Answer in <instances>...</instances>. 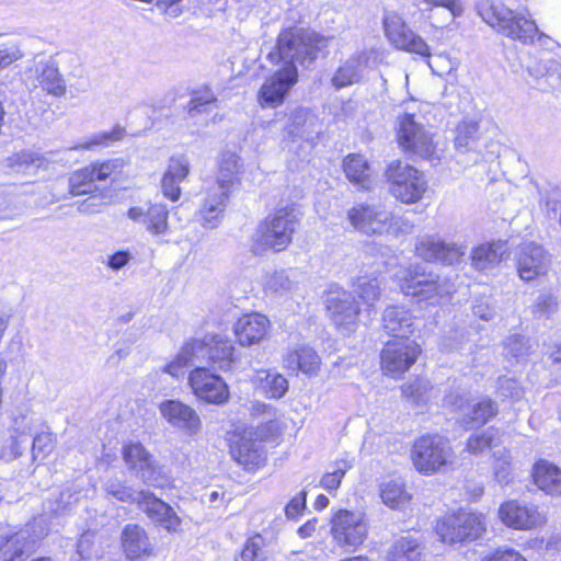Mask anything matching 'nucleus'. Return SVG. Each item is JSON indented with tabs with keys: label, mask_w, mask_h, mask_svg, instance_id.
I'll return each instance as SVG.
<instances>
[{
	"label": "nucleus",
	"mask_w": 561,
	"mask_h": 561,
	"mask_svg": "<svg viewBox=\"0 0 561 561\" xmlns=\"http://www.w3.org/2000/svg\"><path fill=\"white\" fill-rule=\"evenodd\" d=\"M41 533L31 536L27 529L16 533H5L0 536V561H22L24 554H28L44 535Z\"/></svg>",
	"instance_id": "obj_23"
},
{
	"label": "nucleus",
	"mask_w": 561,
	"mask_h": 561,
	"mask_svg": "<svg viewBox=\"0 0 561 561\" xmlns=\"http://www.w3.org/2000/svg\"><path fill=\"white\" fill-rule=\"evenodd\" d=\"M481 561H527L518 551L514 549H499L495 552L485 556Z\"/></svg>",
	"instance_id": "obj_63"
},
{
	"label": "nucleus",
	"mask_w": 561,
	"mask_h": 561,
	"mask_svg": "<svg viewBox=\"0 0 561 561\" xmlns=\"http://www.w3.org/2000/svg\"><path fill=\"white\" fill-rule=\"evenodd\" d=\"M422 547L410 537L399 538L389 551L387 561H421Z\"/></svg>",
	"instance_id": "obj_46"
},
{
	"label": "nucleus",
	"mask_w": 561,
	"mask_h": 561,
	"mask_svg": "<svg viewBox=\"0 0 561 561\" xmlns=\"http://www.w3.org/2000/svg\"><path fill=\"white\" fill-rule=\"evenodd\" d=\"M385 176L391 195L404 204L417 203L427 191L424 173L401 160L389 163Z\"/></svg>",
	"instance_id": "obj_5"
},
{
	"label": "nucleus",
	"mask_w": 561,
	"mask_h": 561,
	"mask_svg": "<svg viewBox=\"0 0 561 561\" xmlns=\"http://www.w3.org/2000/svg\"><path fill=\"white\" fill-rule=\"evenodd\" d=\"M346 218L354 230L374 236L387 230L391 214L381 206L358 203L347 210Z\"/></svg>",
	"instance_id": "obj_16"
},
{
	"label": "nucleus",
	"mask_w": 561,
	"mask_h": 561,
	"mask_svg": "<svg viewBox=\"0 0 561 561\" xmlns=\"http://www.w3.org/2000/svg\"><path fill=\"white\" fill-rule=\"evenodd\" d=\"M298 221V215L293 206L276 209L259 224L253 236V252L263 254L271 250L282 252L287 249L293 241Z\"/></svg>",
	"instance_id": "obj_4"
},
{
	"label": "nucleus",
	"mask_w": 561,
	"mask_h": 561,
	"mask_svg": "<svg viewBox=\"0 0 561 561\" xmlns=\"http://www.w3.org/2000/svg\"><path fill=\"white\" fill-rule=\"evenodd\" d=\"M133 255L127 250H119L107 256V260L103 262L113 272H118L123 267L129 264Z\"/></svg>",
	"instance_id": "obj_62"
},
{
	"label": "nucleus",
	"mask_w": 561,
	"mask_h": 561,
	"mask_svg": "<svg viewBox=\"0 0 561 561\" xmlns=\"http://www.w3.org/2000/svg\"><path fill=\"white\" fill-rule=\"evenodd\" d=\"M208 341L206 334L198 339L192 337L184 342L176 357L165 365L163 371L179 378L184 375L187 367H207Z\"/></svg>",
	"instance_id": "obj_20"
},
{
	"label": "nucleus",
	"mask_w": 561,
	"mask_h": 561,
	"mask_svg": "<svg viewBox=\"0 0 561 561\" xmlns=\"http://www.w3.org/2000/svg\"><path fill=\"white\" fill-rule=\"evenodd\" d=\"M467 249L465 243L446 242L438 236H423L415 244L417 256L427 262H440L445 265L459 263Z\"/></svg>",
	"instance_id": "obj_17"
},
{
	"label": "nucleus",
	"mask_w": 561,
	"mask_h": 561,
	"mask_svg": "<svg viewBox=\"0 0 561 561\" xmlns=\"http://www.w3.org/2000/svg\"><path fill=\"white\" fill-rule=\"evenodd\" d=\"M295 288V283L290 279L287 271H275L266 275L264 280V289L266 293L284 295Z\"/></svg>",
	"instance_id": "obj_50"
},
{
	"label": "nucleus",
	"mask_w": 561,
	"mask_h": 561,
	"mask_svg": "<svg viewBox=\"0 0 561 561\" xmlns=\"http://www.w3.org/2000/svg\"><path fill=\"white\" fill-rule=\"evenodd\" d=\"M507 247L505 242H492L481 244L473 249L471 254L472 266L477 271H486L499 264L503 255L506 253Z\"/></svg>",
	"instance_id": "obj_40"
},
{
	"label": "nucleus",
	"mask_w": 561,
	"mask_h": 561,
	"mask_svg": "<svg viewBox=\"0 0 561 561\" xmlns=\"http://www.w3.org/2000/svg\"><path fill=\"white\" fill-rule=\"evenodd\" d=\"M401 290L417 302L437 305L450 297L455 291V285L439 275L415 271L408 272L401 284Z\"/></svg>",
	"instance_id": "obj_8"
},
{
	"label": "nucleus",
	"mask_w": 561,
	"mask_h": 561,
	"mask_svg": "<svg viewBox=\"0 0 561 561\" xmlns=\"http://www.w3.org/2000/svg\"><path fill=\"white\" fill-rule=\"evenodd\" d=\"M24 56L18 43H0V71L10 67Z\"/></svg>",
	"instance_id": "obj_58"
},
{
	"label": "nucleus",
	"mask_w": 561,
	"mask_h": 561,
	"mask_svg": "<svg viewBox=\"0 0 561 561\" xmlns=\"http://www.w3.org/2000/svg\"><path fill=\"white\" fill-rule=\"evenodd\" d=\"M33 420L26 415L16 416L13 422L10 450L14 458L23 455L33 436Z\"/></svg>",
	"instance_id": "obj_42"
},
{
	"label": "nucleus",
	"mask_w": 561,
	"mask_h": 561,
	"mask_svg": "<svg viewBox=\"0 0 561 561\" xmlns=\"http://www.w3.org/2000/svg\"><path fill=\"white\" fill-rule=\"evenodd\" d=\"M381 282L376 276L364 275L359 276L354 283L353 295L357 296L364 305L363 316L371 319V314L376 312L375 304L381 297Z\"/></svg>",
	"instance_id": "obj_36"
},
{
	"label": "nucleus",
	"mask_w": 561,
	"mask_h": 561,
	"mask_svg": "<svg viewBox=\"0 0 561 561\" xmlns=\"http://www.w3.org/2000/svg\"><path fill=\"white\" fill-rule=\"evenodd\" d=\"M121 167L117 160L93 163L73 172L69 178V194L72 196L92 194L100 190L98 183L106 181Z\"/></svg>",
	"instance_id": "obj_18"
},
{
	"label": "nucleus",
	"mask_w": 561,
	"mask_h": 561,
	"mask_svg": "<svg viewBox=\"0 0 561 561\" xmlns=\"http://www.w3.org/2000/svg\"><path fill=\"white\" fill-rule=\"evenodd\" d=\"M121 137H122L121 129H117V130H114L111 133H101V134L93 136L92 138H90L87 141L76 145L75 147H72V149L92 150V149H95L96 147L106 146L110 142L118 140V139H121Z\"/></svg>",
	"instance_id": "obj_57"
},
{
	"label": "nucleus",
	"mask_w": 561,
	"mask_h": 561,
	"mask_svg": "<svg viewBox=\"0 0 561 561\" xmlns=\"http://www.w3.org/2000/svg\"><path fill=\"white\" fill-rule=\"evenodd\" d=\"M484 530L481 517L469 512H458L447 516L436 527L440 540L450 545L476 540Z\"/></svg>",
	"instance_id": "obj_11"
},
{
	"label": "nucleus",
	"mask_w": 561,
	"mask_h": 561,
	"mask_svg": "<svg viewBox=\"0 0 561 561\" xmlns=\"http://www.w3.org/2000/svg\"><path fill=\"white\" fill-rule=\"evenodd\" d=\"M433 390L430 381L425 379H417L409 385L402 387L403 396L411 400L415 405H423L430 399L428 392Z\"/></svg>",
	"instance_id": "obj_51"
},
{
	"label": "nucleus",
	"mask_w": 561,
	"mask_h": 561,
	"mask_svg": "<svg viewBox=\"0 0 561 561\" xmlns=\"http://www.w3.org/2000/svg\"><path fill=\"white\" fill-rule=\"evenodd\" d=\"M497 413V407L491 399H483L474 404L469 413L461 419L466 428L480 427L488 423Z\"/></svg>",
	"instance_id": "obj_45"
},
{
	"label": "nucleus",
	"mask_w": 561,
	"mask_h": 561,
	"mask_svg": "<svg viewBox=\"0 0 561 561\" xmlns=\"http://www.w3.org/2000/svg\"><path fill=\"white\" fill-rule=\"evenodd\" d=\"M188 383L193 393L207 403L224 404L230 397L226 381L219 375L210 373L208 367L191 370Z\"/></svg>",
	"instance_id": "obj_15"
},
{
	"label": "nucleus",
	"mask_w": 561,
	"mask_h": 561,
	"mask_svg": "<svg viewBox=\"0 0 561 561\" xmlns=\"http://www.w3.org/2000/svg\"><path fill=\"white\" fill-rule=\"evenodd\" d=\"M254 381L257 388L271 399L283 398L289 387L287 379L274 370L257 371Z\"/></svg>",
	"instance_id": "obj_41"
},
{
	"label": "nucleus",
	"mask_w": 561,
	"mask_h": 561,
	"mask_svg": "<svg viewBox=\"0 0 561 561\" xmlns=\"http://www.w3.org/2000/svg\"><path fill=\"white\" fill-rule=\"evenodd\" d=\"M331 533L334 541L351 552L363 545L368 526L363 513L340 510L332 518Z\"/></svg>",
	"instance_id": "obj_9"
},
{
	"label": "nucleus",
	"mask_w": 561,
	"mask_h": 561,
	"mask_svg": "<svg viewBox=\"0 0 561 561\" xmlns=\"http://www.w3.org/2000/svg\"><path fill=\"white\" fill-rule=\"evenodd\" d=\"M506 354L513 357H520L527 353L524 340L519 336H511L505 343Z\"/></svg>",
	"instance_id": "obj_64"
},
{
	"label": "nucleus",
	"mask_w": 561,
	"mask_h": 561,
	"mask_svg": "<svg viewBox=\"0 0 561 561\" xmlns=\"http://www.w3.org/2000/svg\"><path fill=\"white\" fill-rule=\"evenodd\" d=\"M382 24L386 36L397 48L419 54L423 57H431L428 45L421 36L414 34L407 26L398 13L393 11L385 12Z\"/></svg>",
	"instance_id": "obj_14"
},
{
	"label": "nucleus",
	"mask_w": 561,
	"mask_h": 561,
	"mask_svg": "<svg viewBox=\"0 0 561 561\" xmlns=\"http://www.w3.org/2000/svg\"><path fill=\"white\" fill-rule=\"evenodd\" d=\"M230 455L247 470H254L265 460L261 444L244 437L230 445Z\"/></svg>",
	"instance_id": "obj_37"
},
{
	"label": "nucleus",
	"mask_w": 561,
	"mask_h": 561,
	"mask_svg": "<svg viewBox=\"0 0 561 561\" xmlns=\"http://www.w3.org/2000/svg\"><path fill=\"white\" fill-rule=\"evenodd\" d=\"M191 171L190 160L184 154L172 156L161 180L162 194L176 202L181 197V183H183Z\"/></svg>",
	"instance_id": "obj_28"
},
{
	"label": "nucleus",
	"mask_w": 561,
	"mask_h": 561,
	"mask_svg": "<svg viewBox=\"0 0 561 561\" xmlns=\"http://www.w3.org/2000/svg\"><path fill=\"white\" fill-rule=\"evenodd\" d=\"M396 126L398 144L407 154L431 161L436 159L434 135L415 114L399 115Z\"/></svg>",
	"instance_id": "obj_6"
},
{
	"label": "nucleus",
	"mask_w": 561,
	"mask_h": 561,
	"mask_svg": "<svg viewBox=\"0 0 561 561\" xmlns=\"http://www.w3.org/2000/svg\"><path fill=\"white\" fill-rule=\"evenodd\" d=\"M208 341V366L216 370L229 371L237 360L232 342L221 334H206Z\"/></svg>",
	"instance_id": "obj_32"
},
{
	"label": "nucleus",
	"mask_w": 561,
	"mask_h": 561,
	"mask_svg": "<svg viewBox=\"0 0 561 561\" xmlns=\"http://www.w3.org/2000/svg\"><path fill=\"white\" fill-rule=\"evenodd\" d=\"M420 353V345L414 340L393 339L381 351V368L387 375H402L416 362Z\"/></svg>",
	"instance_id": "obj_12"
},
{
	"label": "nucleus",
	"mask_w": 561,
	"mask_h": 561,
	"mask_svg": "<svg viewBox=\"0 0 561 561\" xmlns=\"http://www.w3.org/2000/svg\"><path fill=\"white\" fill-rule=\"evenodd\" d=\"M373 49L358 51L347 58L335 71L332 84L335 89H342L358 82L363 71L369 67V61L375 56Z\"/></svg>",
	"instance_id": "obj_30"
},
{
	"label": "nucleus",
	"mask_w": 561,
	"mask_h": 561,
	"mask_svg": "<svg viewBox=\"0 0 561 561\" xmlns=\"http://www.w3.org/2000/svg\"><path fill=\"white\" fill-rule=\"evenodd\" d=\"M241 160L236 153L221 154L216 182L207 190L199 209L204 227L214 229L220 224L230 193L241 183Z\"/></svg>",
	"instance_id": "obj_3"
},
{
	"label": "nucleus",
	"mask_w": 561,
	"mask_h": 561,
	"mask_svg": "<svg viewBox=\"0 0 561 561\" xmlns=\"http://www.w3.org/2000/svg\"><path fill=\"white\" fill-rule=\"evenodd\" d=\"M550 264L551 260L547 251L534 242L523 244L516 256L517 273L524 282H531L545 276Z\"/></svg>",
	"instance_id": "obj_21"
},
{
	"label": "nucleus",
	"mask_w": 561,
	"mask_h": 561,
	"mask_svg": "<svg viewBox=\"0 0 561 561\" xmlns=\"http://www.w3.org/2000/svg\"><path fill=\"white\" fill-rule=\"evenodd\" d=\"M531 476L537 488L547 495H561V468L546 459H540L533 466Z\"/></svg>",
	"instance_id": "obj_34"
},
{
	"label": "nucleus",
	"mask_w": 561,
	"mask_h": 561,
	"mask_svg": "<svg viewBox=\"0 0 561 561\" xmlns=\"http://www.w3.org/2000/svg\"><path fill=\"white\" fill-rule=\"evenodd\" d=\"M270 320L261 313L241 317L233 325L234 334L242 346L260 343L267 334Z\"/></svg>",
	"instance_id": "obj_31"
},
{
	"label": "nucleus",
	"mask_w": 561,
	"mask_h": 561,
	"mask_svg": "<svg viewBox=\"0 0 561 561\" xmlns=\"http://www.w3.org/2000/svg\"><path fill=\"white\" fill-rule=\"evenodd\" d=\"M500 444V431L489 427L481 434H473L468 438L467 450L472 455H480L484 450Z\"/></svg>",
	"instance_id": "obj_48"
},
{
	"label": "nucleus",
	"mask_w": 561,
	"mask_h": 561,
	"mask_svg": "<svg viewBox=\"0 0 561 561\" xmlns=\"http://www.w3.org/2000/svg\"><path fill=\"white\" fill-rule=\"evenodd\" d=\"M123 459L128 469L144 483L162 486L167 482L163 467L140 443L126 444L123 447Z\"/></svg>",
	"instance_id": "obj_10"
},
{
	"label": "nucleus",
	"mask_w": 561,
	"mask_h": 561,
	"mask_svg": "<svg viewBox=\"0 0 561 561\" xmlns=\"http://www.w3.org/2000/svg\"><path fill=\"white\" fill-rule=\"evenodd\" d=\"M104 490L108 496L123 502L133 504L138 500V492L134 491L125 481L118 478H111L104 484Z\"/></svg>",
	"instance_id": "obj_49"
},
{
	"label": "nucleus",
	"mask_w": 561,
	"mask_h": 561,
	"mask_svg": "<svg viewBox=\"0 0 561 561\" xmlns=\"http://www.w3.org/2000/svg\"><path fill=\"white\" fill-rule=\"evenodd\" d=\"M531 308L536 318L549 319L557 309V301L552 294L545 291L538 295Z\"/></svg>",
	"instance_id": "obj_54"
},
{
	"label": "nucleus",
	"mask_w": 561,
	"mask_h": 561,
	"mask_svg": "<svg viewBox=\"0 0 561 561\" xmlns=\"http://www.w3.org/2000/svg\"><path fill=\"white\" fill-rule=\"evenodd\" d=\"M162 416L173 426L188 434H196L201 428V419L190 405L173 399L163 400L159 404Z\"/></svg>",
	"instance_id": "obj_24"
},
{
	"label": "nucleus",
	"mask_w": 561,
	"mask_h": 561,
	"mask_svg": "<svg viewBox=\"0 0 561 561\" xmlns=\"http://www.w3.org/2000/svg\"><path fill=\"white\" fill-rule=\"evenodd\" d=\"M541 203L548 211L559 215L558 221L561 227V184L550 185L541 193Z\"/></svg>",
	"instance_id": "obj_56"
},
{
	"label": "nucleus",
	"mask_w": 561,
	"mask_h": 561,
	"mask_svg": "<svg viewBox=\"0 0 561 561\" xmlns=\"http://www.w3.org/2000/svg\"><path fill=\"white\" fill-rule=\"evenodd\" d=\"M327 310L333 323L346 331H352L363 313L355 296L350 291L330 293Z\"/></svg>",
	"instance_id": "obj_22"
},
{
	"label": "nucleus",
	"mask_w": 561,
	"mask_h": 561,
	"mask_svg": "<svg viewBox=\"0 0 561 561\" xmlns=\"http://www.w3.org/2000/svg\"><path fill=\"white\" fill-rule=\"evenodd\" d=\"M449 442L440 435H423L412 447L411 459L415 469L423 474H433L453 461Z\"/></svg>",
	"instance_id": "obj_7"
},
{
	"label": "nucleus",
	"mask_w": 561,
	"mask_h": 561,
	"mask_svg": "<svg viewBox=\"0 0 561 561\" xmlns=\"http://www.w3.org/2000/svg\"><path fill=\"white\" fill-rule=\"evenodd\" d=\"M379 495L382 503L392 510H404L412 496L401 479H391L379 484Z\"/></svg>",
	"instance_id": "obj_39"
},
{
	"label": "nucleus",
	"mask_w": 561,
	"mask_h": 561,
	"mask_svg": "<svg viewBox=\"0 0 561 561\" xmlns=\"http://www.w3.org/2000/svg\"><path fill=\"white\" fill-rule=\"evenodd\" d=\"M307 491L302 490L299 494L294 496L285 507L286 517L295 519L302 514L306 510Z\"/></svg>",
	"instance_id": "obj_61"
},
{
	"label": "nucleus",
	"mask_w": 561,
	"mask_h": 561,
	"mask_svg": "<svg viewBox=\"0 0 561 561\" xmlns=\"http://www.w3.org/2000/svg\"><path fill=\"white\" fill-rule=\"evenodd\" d=\"M352 468L348 460L340 459L334 462L333 470L325 473L321 479V485L329 491L336 490L345 473Z\"/></svg>",
	"instance_id": "obj_52"
},
{
	"label": "nucleus",
	"mask_w": 561,
	"mask_h": 561,
	"mask_svg": "<svg viewBox=\"0 0 561 561\" xmlns=\"http://www.w3.org/2000/svg\"><path fill=\"white\" fill-rule=\"evenodd\" d=\"M321 365L318 353L308 345H299L289 350L284 356V366L293 371H301L306 375H317Z\"/></svg>",
	"instance_id": "obj_35"
},
{
	"label": "nucleus",
	"mask_w": 561,
	"mask_h": 561,
	"mask_svg": "<svg viewBox=\"0 0 561 561\" xmlns=\"http://www.w3.org/2000/svg\"><path fill=\"white\" fill-rule=\"evenodd\" d=\"M79 497L70 490L61 491L59 497L49 503L48 511L56 516L65 515L77 504Z\"/></svg>",
	"instance_id": "obj_55"
},
{
	"label": "nucleus",
	"mask_w": 561,
	"mask_h": 561,
	"mask_svg": "<svg viewBox=\"0 0 561 561\" xmlns=\"http://www.w3.org/2000/svg\"><path fill=\"white\" fill-rule=\"evenodd\" d=\"M138 507L144 511L149 518L159 523L168 530H174L180 525V518L171 506L158 499L150 491H138Z\"/></svg>",
	"instance_id": "obj_27"
},
{
	"label": "nucleus",
	"mask_w": 561,
	"mask_h": 561,
	"mask_svg": "<svg viewBox=\"0 0 561 561\" xmlns=\"http://www.w3.org/2000/svg\"><path fill=\"white\" fill-rule=\"evenodd\" d=\"M127 216L133 221L142 224L153 237L164 236L170 231L169 210L163 204H150L147 209L135 206L128 209Z\"/></svg>",
	"instance_id": "obj_25"
},
{
	"label": "nucleus",
	"mask_w": 561,
	"mask_h": 561,
	"mask_svg": "<svg viewBox=\"0 0 561 561\" xmlns=\"http://www.w3.org/2000/svg\"><path fill=\"white\" fill-rule=\"evenodd\" d=\"M217 102L216 94L208 87H204L191 93V100L186 106H191V111H195L197 106H216Z\"/></svg>",
	"instance_id": "obj_59"
},
{
	"label": "nucleus",
	"mask_w": 561,
	"mask_h": 561,
	"mask_svg": "<svg viewBox=\"0 0 561 561\" xmlns=\"http://www.w3.org/2000/svg\"><path fill=\"white\" fill-rule=\"evenodd\" d=\"M478 123L476 122H461L457 126V135L455 138V146L459 152H476L478 147Z\"/></svg>",
	"instance_id": "obj_47"
},
{
	"label": "nucleus",
	"mask_w": 561,
	"mask_h": 561,
	"mask_svg": "<svg viewBox=\"0 0 561 561\" xmlns=\"http://www.w3.org/2000/svg\"><path fill=\"white\" fill-rule=\"evenodd\" d=\"M297 81L298 70L295 67H283L262 84L257 95L259 103L263 107L279 106Z\"/></svg>",
	"instance_id": "obj_19"
},
{
	"label": "nucleus",
	"mask_w": 561,
	"mask_h": 561,
	"mask_svg": "<svg viewBox=\"0 0 561 561\" xmlns=\"http://www.w3.org/2000/svg\"><path fill=\"white\" fill-rule=\"evenodd\" d=\"M263 545L264 538L259 534L249 538L241 551L242 561H259L262 557Z\"/></svg>",
	"instance_id": "obj_60"
},
{
	"label": "nucleus",
	"mask_w": 561,
	"mask_h": 561,
	"mask_svg": "<svg viewBox=\"0 0 561 561\" xmlns=\"http://www.w3.org/2000/svg\"><path fill=\"white\" fill-rule=\"evenodd\" d=\"M121 545L130 561L144 560L153 554V545L146 530L136 524H127L121 534Z\"/></svg>",
	"instance_id": "obj_26"
},
{
	"label": "nucleus",
	"mask_w": 561,
	"mask_h": 561,
	"mask_svg": "<svg viewBox=\"0 0 561 561\" xmlns=\"http://www.w3.org/2000/svg\"><path fill=\"white\" fill-rule=\"evenodd\" d=\"M31 451L34 461L45 459L54 448V438L49 433H41L31 438Z\"/></svg>",
	"instance_id": "obj_53"
},
{
	"label": "nucleus",
	"mask_w": 561,
	"mask_h": 561,
	"mask_svg": "<svg viewBox=\"0 0 561 561\" xmlns=\"http://www.w3.org/2000/svg\"><path fill=\"white\" fill-rule=\"evenodd\" d=\"M344 172L346 178L363 190H368L370 184L369 164L360 154H350L344 160Z\"/></svg>",
	"instance_id": "obj_43"
},
{
	"label": "nucleus",
	"mask_w": 561,
	"mask_h": 561,
	"mask_svg": "<svg viewBox=\"0 0 561 561\" xmlns=\"http://www.w3.org/2000/svg\"><path fill=\"white\" fill-rule=\"evenodd\" d=\"M382 327L394 339H410L415 330L414 317L403 307L390 306L383 311Z\"/></svg>",
	"instance_id": "obj_33"
},
{
	"label": "nucleus",
	"mask_w": 561,
	"mask_h": 561,
	"mask_svg": "<svg viewBox=\"0 0 561 561\" xmlns=\"http://www.w3.org/2000/svg\"><path fill=\"white\" fill-rule=\"evenodd\" d=\"M317 127L318 118L308 108L296 107L291 111L287 124V131L290 136L309 140L318 134Z\"/></svg>",
	"instance_id": "obj_38"
},
{
	"label": "nucleus",
	"mask_w": 561,
	"mask_h": 561,
	"mask_svg": "<svg viewBox=\"0 0 561 561\" xmlns=\"http://www.w3.org/2000/svg\"><path fill=\"white\" fill-rule=\"evenodd\" d=\"M479 16L497 34L518 42L533 45L536 41L546 44L550 37L541 33L526 9L513 10L497 0H480L476 4Z\"/></svg>",
	"instance_id": "obj_2"
},
{
	"label": "nucleus",
	"mask_w": 561,
	"mask_h": 561,
	"mask_svg": "<svg viewBox=\"0 0 561 561\" xmlns=\"http://www.w3.org/2000/svg\"><path fill=\"white\" fill-rule=\"evenodd\" d=\"M30 72L48 94L61 96L66 93L65 81L59 73L57 62L51 57L35 59Z\"/></svg>",
	"instance_id": "obj_29"
},
{
	"label": "nucleus",
	"mask_w": 561,
	"mask_h": 561,
	"mask_svg": "<svg viewBox=\"0 0 561 561\" xmlns=\"http://www.w3.org/2000/svg\"><path fill=\"white\" fill-rule=\"evenodd\" d=\"M44 157L38 152L30 149H24L12 153L3 161V167L16 173H25L31 168H42L44 164Z\"/></svg>",
	"instance_id": "obj_44"
},
{
	"label": "nucleus",
	"mask_w": 561,
	"mask_h": 561,
	"mask_svg": "<svg viewBox=\"0 0 561 561\" xmlns=\"http://www.w3.org/2000/svg\"><path fill=\"white\" fill-rule=\"evenodd\" d=\"M499 518L506 526L515 530H531L546 524V515L537 505L523 503L518 500H508L499 507Z\"/></svg>",
	"instance_id": "obj_13"
},
{
	"label": "nucleus",
	"mask_w": 561,
	"mask_h": 561,
	"mask_svg": "<svg viewBox=\"0 0 561 561\" xmlns=\"http://www.w3.org/2000/svg\"><path fill=\"white\" fill-rule=\"evenodd\" d=\"M331 39V36L311 28L287 27L278 34L277 43L267 54V59L283 67L297 69L300 66L308 69L321 55L324 56Z\"/></svg>",
	"instance_id": "obj_1"
}]
</instances>
